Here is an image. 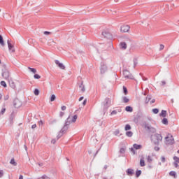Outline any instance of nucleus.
I'll return each instance as SVG.
<instances>
[{
    "label": "nucleus",
    "instance_id": "c85d7f7f",
    "mask_svg": "<svg viewBox=\"0 0 179 179\" xmlns=\"http://www.w3.org/2000/svg\"><path fill=\"white\" fill-rule=\"evenodd\" d=\"M162 124H164V125H167V124H169V120H167L166 118H164L162 120Z\"/></svg>",
    "mask_w": 179,
    "mask_h": 179
},
{
    "label": "nucleus",
    "instance_id": "0eeeda50",
    "mask_svg": "<svg viewBox=\"0 0 179 179\" xmlns=\"http://www.w3.org/2000/svg\"><path fill=\"white\" fill-rule=\"evenodd\" d=\"M173 165L175 166L176 169H177V167H178V164H179V157L177 156H174L173 157Z\"/></svg>",
    "mask_w": 179,
    "mask_h": 179
},
{
    "label": "nucleus",
    "instance_id": "49530a36",
    "mask_svg": "<svg viewBox=\"0 0 179 179\" xmlns=\"http://www.w3.org/2000/svg\"><path fill=\"white\" fill-rule=\"evenodd\" d=\"M87 103V99H85L83 103V106H85Z\"/></svg>",
    "mask_w": 179,
    "mask_h": 179
},
{
    "label": "nucleus",
    "instance_id": "2eb2a0df",
    "mask_svg": "<svg viewBox=\"0 0 179 179\" xmlns=\"http://www.w3.org/2000/svg\"><path fill=\"white\" fill-rule=\"evenodd\" d=\"M120 48H122V50H127V43L125 42L121 43Z\"/></svg>",
    "mask_w": 179,
    "mask_h": 179
},
{
    "label": "nucleus",
    "instance_id": "37998d69",
    "mask_svg": "<svg viewBox=\"0 0 179 179\" xmlns=\"http://www.w3.org/2000/svg\"><path fill=\"white\" fill-rule=\"evenodd\" d=\"M117 110H113L111 112V115H115V114H117Z\"/></svg>",
    "mask_w": 179,
    "mask_h": 179
},
{
    "label": "nucleus",
    "instance_id": "473e14b6",
    "mask_svg": "<svg viewBox=\"0 0 179 179\" xmlns=\"http://www.w3.org/2000/svg\"><path fill=\"white\" fill-rule=\"evenodd\" d=\"M124 129H125V131H129L131 129V125L126 124Z\"/></svg>",
    "mask_w": 179,
    "mask_h": 179
},
{
    "label": "nucleus",
    "instance_id": "4468645a",
    "mask_svg": "<svg viewBox=\"0 0 179 179\" xmlns=\"http://www.w3.org/2000/svg\"><path fill=\"white\" fill-rule=\"evenodd\" d=\"M127 176H134V169H129L127 171Z\"/></svg>",
    "mask_w": 179,
    "mask_h": 179
},
{
    "label": "nucleus",
    "instance_id": "f03ea898",
    "mask_svg": "<svg viewBox=\"0 0 179 179\" xmlns=\"http://www.w3.org/2000/svg\"><path fill=\"white\" fill-rule=\"evenodd\" d=\"M166 143L168 145H171L172 143H174V138L173 137V135L171 134H168L165 137Z\"/></svg>",
    "mask_w": 179,
    "mask_h": 179
},
{
    "label": "nucleus",
    "instance_id": "58836bf2",
    "mask_svg": "<svg viewBox=\"0 0 179 179\" xmlns=\"http://www.w3.org/2000/svg\"><path fill=\"white\" fill-rule=\"evenodd\" d=\"M43 34H45V36H48V35L51 34V32L45 31L43 32Z\"/></svg>",
    "mask_w": 179,
    "mask_h": 179
},
{
    "label": "nucleus",
    "instance_id": "412c9836",
    "mask_svg": "<svg viewBox=\"0 0 179 179\" xmlns=\"http://www.w3.org/2000/svg\"><path fill=\"white\" fill-rule=\"evenodd\" d=\"M166 115H167V111L162 110V113H160V116L164 118Z\"/></svg>",
    "mask_w": 179,
    "mask_h": 179
},
{
    "label": "nucleus",
    "instance_id": "5fc2aeb1",
    "mask_svg": "<svg viewBox=\"0 0 179 179\" xmlns=\"http://www.w3.org/2000/svg\"><path fill=\"white\" fill-rule=\"evenodd\" d=\"M1 99H2V94L0 93V100H1Z\"/></svg>",
    "mask_w": 179,
    "mask_h": 179
},
{
    "label": "nucleus",
    "instance_id": "a18cd8bd",
    "mask_svg": "<svg viewBox=\"0 0 179 179\" xmlns=\"http://www.w3.org/2000/svg\"><path fill=\"white\" fill-rule=\"evenodd\" d=\"M32 129H34L35 128H37V124H34L31 126Z\"/></svg>",
    "mask_w": 179,
    "mask_h": 179
},
{
    "label": "nucleus",
    "instance_id": "39448f33",
    "mask_svg": "<svg viewBox=\"0 0 179 179\" xmlns=\"http://www.w3.org/2000/svg\"><path fill=\"white\" fill-rule=\"evenodd\" d=\"M102 36H103V37H105V38H111V37H112L111 33H110V31H108L107 30L103 31L102 32Z\"/></svg>",
    "mask_w": 179,
    "mask_h": 179
},
{
    "label": "nucleus",
    "instance_id": "7ed1b4c3",
    "mask_svg": "<svg viewBox=\"0 0 179 179\" xmlns=\"http://www.w3.org/2000/svg\"><path fill=\"white\" fill-rule=\"evenodd\" d=\"M129 30H131V27L128 24H124L120 27L121 33H129Z\"/></svg>",
    "mask_w": 179,
    "mask_h": 179
},
{
    "label": "nucleus",
    "instance_id": "423d86ee",
    "mask_svg": "<svg viewBox=\"0 0 179 179\" xmlns=\"http://www.w3.org/2000/svg\"><path fill=\"white\" fill-rule=\"evenodd\" d=\"M145 129H148L150 132H152V134H155L156 132V129L155 127H152V126H150L149 124H146L145 126Z\"/></svg>",
    "mask_w": 179,
    "mask_h": 179
},
{
    "label": "nucleus",
    "instance_id": "f3484780",
    "mask_svg": "<svg viewBox=\"0 0 179 179\" xmlns=\"http://www.w3.org/2000/svg\"><path fill=\"white\" fill-rule=\"evenodd\" d=\"M9 85L10 87H13V89H15V87H16V85H15V82H13V80H12L9 81Z\"/></svg>",
    "mask_w": 179,
    "mask_h": 179
},
{
    "label": "nucleus",
    "instance_id": "a211bd4d",
    "mask_svg": "<svg viewBox=\"0 0 179 179\" xmlns=\"http://www.w3.org/2000/svg\"><path fill=\"white\" fill-rule=\"evenodd\" d=\"M133 148L136 150H138L139 149H142V145H138V144H134Z\"/></svg>",
    "mask_w": 179,
    "mask_h": 179
},
{
    "label": "nucleus",
    "instance_id": "603ef678",
    "mask_svg": "<svg viewBox=\"0 0 179 179\" xmlns=\"http://www.w3.org/2000/svg\"><path fill=\"white\" fill-rule=\"evenodd\" d=\"M19 179H23V176L20 175Z\"/></svg>",
    "mask_w": 179,
    "mask_h": 179
},
{
    "label": "nucleus",
    "instance_id": "aec40b11",
    "mask_svg": "<svg viewBox=\"0 0 179 179\" xmlns=\"http://www.w3.org/2000/svg\"><path fill=\"white\" fill-rule=\"evenodd\" d=\"M80 92H82V93L85 92V85H83V83H81V85H80Z\"/></svg>",
    "mask_w": 179,
    "mask_h": 179
},
{
    "label": "nucleus",
    "instance_id": "9b49d317",
    "mask_svg": "<svg viewBox=\"0 0 179 179\" xmlns=\"http://www.w3.org/2000/svg\"><path fill=\"white\" fill-rule=\"evenodd\" d=\"M2 76H3V78H4L5 79H9V72H8V71H4V72H3Z\"/></svg>",
    "mask_w": 179,
    "mask_h": 179
},
{
    "label": "nucleus",
    "instance_id": "13d9d810",
    "mask_svg": "<svg viewBox=\"0 0 179 179\" xmlns=\"http://www.w3.org/2000/svg\"><path fill=\"white\" fill-rule=\"evenodd\" d=\"M178 153L179 154V150H178Z\"/></svg>",
    "mask_w": 179,
    "mask_h": 179
},
{
    "label": "nucleus",
    "instance_id": "1a4fd4ad",
    "mask_svg": "<svg viewBox=\"0 0 179 179\" xmlns=\"http://www.w3.org/2000/svg\"><path fill=\"white\" fill-rule=\"evenodd\" d=\"M14 106H15V107L16 108H19L20 106H22V103L20 102L19 100L15 99V100L14 101Z\"/></svg>",
    "mask_w": 179,
    "mask_h": 179
},
{
    "label": "nucleus",
    "instance_id": "f704fd0d",
    "mask_svg": "<svg viewBox=\"0 0 179 179\" xmlns=\"http://www.w3.org/2000/svg\"><path fill=\"white\" fill-rule=\"evenodd\" d=\"M123 90H124V94H128V90H127V87L124 86Z\"/></svg>",
    "mask_w": 179,
    "mask_h": 179
},
{
    "label": "nucleus",
    "instance_id": "6e6552de",
    "mask_svg": "<svg viewBox=\"0 0 179 179\" xmlns=\"http://www.w3.org/2000/svg\"><path fill=\"white\" fill-rule=\"evenodd\" d=\"M55 62L56 65L58 66L59 68H60V69H65V66L62 63L59 62V61L55 60Z\"/></svg>",
    "mask_w": 179,
    "mask_h": 179
},
{
    "label": "nucleus",
    "instance_id": "bf43d9fd",
    "mask_svg": "<svg viewBox=\"0 0 179 179\" xmlns=\"http://www.w3.org/2000/svg\"><path fill=\"white\" fill-rule=\"evenodd\" d=\"M0 64H1V60H0Z\"/></svg>",
    "mask_w": 179,
    "mask_h": 179
},
{
    "label": "nucleus",
    "instance_id": "393cba45",
    "mask_svg": "<svg viewBox=\"0 0 179 179\" xmlns=\"http://www.w3.org/2000/svg\"><path fill=\"white\" fill-rule=\"evenodd\" d=\"M126 135L129 137L131 138L132 136V135H134V133H132V131H127L126 132Z\"/></svg>",
    "mask_w": 179,
    "mask_h": 179
},
{
    "label": "nucleus",
    "instance_id": "bb28decb",
    "mask_svg": "<svg viewBox=\"0 0 179 179\" xmlns=\"http://www.w3.org/2000/svg\"><path fill=\"white\" fill-rule=\"evenodd\" d=\"M28 69H29V71H31V72H32L33 73H36L37 72V70H36V69L34 68L29 67Z\"/></svg>",
    "mask_w": 179,
    "mask_h": 179
},
{
    "label": "nucleus",
    "instance_id": "ea45409f",
    "mask_svg": "<svg viewBox=\"0 0 179 179\" xmlns=\"http://www.w3.org/2000/svg\"><path fill=\"white\" fill-rule=\"evenodd\" d=\"M6 108H3L1 109V114H5V112H6Z\"/></svg>",
    "mask_w": 179,
    "mask_h": 179
},
{
    "label": "nucleus",
    "instance_id": "864d4df0",
    "mask_svg": "<svg viewBox=\"0 0 179 179\" xmlns=\"http://www.w3.org/2000/svg\"><path fill=\"white\" fill-rule=\"evenodd\" d=\"M60 115H61V117L64 116V112H61Z\"/></svg>",
    "mask_w": 179,
    "mask_h": 179
},
{
    "label": "nucleus",
    "instance_id": "c9c22d12",
    "mask_svg": "<svg viewBox=\"0 0 179 179\" xmlns=\"http://www.w3.org/2000/svg\"><path fill=\"white\" fill-rule=\"evenodd\" d=\"M152 112L154 113V114H157L159 113V109L157 108L152 109Z\"/></svg>",
    "mask_w": 179,
    "mask_h": 179
},
{
    "label": "nucleus",
    "instance_id": "4c0bfd02",
    "mask_svg": "<svg viewBox=\"0 0 179 179\" xmlns=\"http://www.w3.org/2000/svg\"><path fill=\"white\" fill-rule=\"evenodd\" d=\"M161 162H162V163H165L166 162V157H161Z\"/></svg>",
    "mask_w": 179,
    "mask_h": 179
},
{
    "label": "nucleus",
    "instance_id": "72a5a7b5",
    "mask_svg": "<svg viewBox=\"0 0 179 179\" xmlns=\"http://www.w3.org/2000/svg\"><path fill=\"white\" fill-rule=\"evenodd\" d=\"M34 79H41V76L38 74H35L34 76Z\"/></svg>",
    "mask_w": 179,
    "mask_h": 179
},
{
    "label": "nucleus",
    "instance_id": "7c9ffc66",
    "mask_svg": "<svg viewBox=\"0 0 179 179\" xmlns=\"http://www.w3.org/2000/svg\"><path fill=\"white\" fill-rule=\"evenodd\" d=\"M0 85L3 86V87H7L6 83L5 81H1Z\"/></svg>",
    "mask_w": 179,
    "mask_h": 179
},
{
    "label": "nucleus",
    "instance_id": "5701e85b",
    "mask_svg": "<svg viewBox=\"0 0 179 179\" xmlns=\"http://www.w3.org/2000/svg\"><path fill=\"white\" fill-rule=\"evenodd\" d=\"M0 44L3 47L5 45V43H3V38H2V36L0 35Z\"/></svg>",
    "mask_w": 179,
    "mask_h": 179
},
{
    "label": "nucleus",
    "instance_id": "6ab92c4d",
    "mask_svg": "<svg viewBox=\"0 0 179 179\" xmlns=\"http://www.w3.org/2000/svg\"><path fill=\"white\" fill-rule=\"evenodd\" d=\"M169 176H171V177H173L174 178H176V177H177V173H176V171H171L169 173Z\"/></svg>",
    "mask_w": 179,
    "mask_h": 179
},
{
    "label": "nucleus",
    "instance_id": "c756f323",
    "mask_svg": "<svg viewBox=\"0 0 179 179\" xmlns=\"http://www.w3.org/2000/svg\"><path fill=\"white\" fill-rule=\"evenodd\" d=\"M142 174V171H141V170H139V171H137L136 172V177H139Z\"/></svg>",
    "mask_w": 179,
    "mask_h": 179
},
{
    "label": "nucleus",
    "instance_id": "a878e982",
    "mask_svg": "<svg viewBox=\"0 0 179 179\" xmlns=\"http://www.w3.org/2000/svg\"><path fill=\"white\" fill-rule=\"evenodd\" d=\"M10 164H13V166H17V163L15 162V159H12L10 162Z\"/></svg>",
    "mask_w": 179,
    "mask_h": 179
},
{
    "label": "nucleus",
    "instance_id": "09e8293b",
    "mask_svg": "<svg viewBox=\"0 0 179 179\" xmlns=\"http://www.w3.org/2000/svg\"><path fill=\"white\" fill-rule=\"evenodd\" d=\"M84 97L83 96H80L79 99V101H82V100H83Z\"/></svg>",
    "mask_w": 179,
    "mask_h": 179
},
{
    "label": "nucleus",
    "instance_id": "ddd939ff",
    "mask_svg": "<svg viewBox=\"0 0 179 179\" xmlns=\"http://www.w3.org/2000/svg\"><path fill=\"white\" fill-rule=\"evenodd\" d=\"M106 72H107V66H103L101 69V73L103 75V74L106 73Z\"/></svg>",
    "mask_w": 179,
    "mask_h": 179
},
{
    "label": "nucleus",
    "instance_id": "8fccbe9b",
    "mask_svg": "<svg viewBox=\"0 0 179 179\" xmlns=\"http://www.w3.org/2000/svg\"><path fill=\"white\" fill-rule=\"evenodd\" d=\"M131 152H132L133 155H135V150H134V148H131Z\"/></svg>",
    "mask_w": 179,
    "mask_h": 179
},
{
    "label": "nucleus",
    "instance_id": "f257e3e1",
    "mask_svg": "<svg viewBox=\"0 0 179 179\" xmlns=\"http://www.w3.org/2000/svg\"><path fill=\"white\" fill-rule=\"evenodd\" d=\"M151 139L155 145H159V142H162L163 137L160 134H155L151 136Z\"/></svg>",
    "mask_w": 179,
    "mask_h": 179
},
{
    "label": "nucleus",
    "instance_id": "b1692460",
    "mask_svg": "<svg viewBox=\"0 0 179 179\" xmlns=\"http://www.w3.org/2000/svg\"><path fill=\"white\" fill-rule=\"evenodd\" d=\"M78 120V115H75L73 118L71 119V122H76V120Z\"/></svg>",
    "mask_w": 179,
    "mask_h": 179
},
{
    "label": "nucleus",
    "instance_id": "f8f14e48",
    "mask_svg": "<svg viewBox=\"0 0 179 179\" xmlns=\"http://www.w3.org/2000/svg\"><path fill=\"white\" fill-rule=\"evenodd\" d=\"M8 50L10 51H12V52H15V48H13V45L9 43V41H8Z\"/></svg>",
    "mask_w": 179,
    "mask_h": 179
},
{
    "label": "nucleus",
    "instance_id": "2f4dec72",
    "mask_svg": "<svg viewBox=\"0 0 179 179\" xmlns=\"http://www.w3.org/2000/svg\"><path fill=\"white\" fill-rule=\"evenodd\" d=\"M55 99H57V97L55 96V94H52L51 97H50V101H55Z\"/></svg>",
    "mask_w": 179,
    "mask_h": 179
},
{
    "label": "nucleus",
    "instance_id": "cd10ccee",
    "mask_svg": "<svg viewBox=\"0 0 179 179\" xmlns=\"http://www.w3.org/2000/svg\"><path fill=\"white\" fill-rule=\"evenodd\" d=\"M34 93L35 96H38V94H40V90H38V89H35Z\"/></svg>",
    "mask_w": 179,
    "mask_h": 179
},
{
    "label": "nucleus",
    "instance_id": "dca6fc26",
    "mask_svg": "<svg viewBox=\"0 0 179 179\" xmlns=\"http://www.w3.org/2000/svg\"><path fill=\"white\" fill-rule=\"evenodd\" d=\"M125 110L127 111L128 113H132L134 111V108L131 106H127L125 108Z\"/></svg>",
    "mask_w": 179,
    "mask_h": 179
},
{
    "label": "nucleus",
    "instance_id": "a19ab883",
    "mask_svg": "<svg viewBox=\"0 0 179 179\" xmlns=\"http://www.w3.org/2000/svg\"><path fill=\"white\" fill-rule=\"evenodd\" d=\"M3 177V171L0 170V178Z\"/></svg>",
    "mask_w": 179,
    "mask_h": 179
},
{
    "label": "nucleus",
    "instance_id": "3c124183",
    "mask_svg": "<svg viewBox=\"0 0 179 179\" xmlns=\"http://www.w3.org/2000/svg\"><path fill=\"white\" fill-rule=\"evenodd\" d=\"M41 178H42V179H45V178H47V176H43L41 177Z\"/></svg>",
    "mask_w": 179,
    "mask_h": 179
},
{
    "label": "nucleus",
    "instance_id": "c03bdc74",
    "mask_svg": "<svg viewBox=\"0 0 179 179\" xmlns=\"http://www.w3.org/2000/svg\"><path fill=\"white\" fill-rule=\"evenodd\" d=\"M62 111H65V110H66V106H62Z\"/></svg>",
    "mask_w": 179,
    "mask_h": 179
},
{
    "label": "nucleus",
    "instance_id": "4be33fe9",
    "mask_svg": "<svg viewBox=\"0 0 179 179\" xmlns=\"http://www.w3.org/2000/svg\"><path fill=\"white\" fill-rule=\"evenodd\" d=\"M122 101H123V103H129V99H128V97H127V96H123L122 97Z\"/></svg>",
    "mask_w": 179,
    "mask_h": 179
},
{
    "label": "nucleus",
    "instance_id": "9d476101",
    "mask_svg": "<svg viewBox=\"0 0 179 179\" xmlns=\"http://www.w3.org/2000/svg\"><path fill=\"white\" fill-rule=\"evenodd\" d=\"M140 166L141 167H145V157H143V155L141 156L140 159Z\"/></svg>",
    "mask_w": 179,
    "mask_h": 179
},
{
    "label": "nucleus",
    "instance_id": "e433bc0d",
    "mask_svg": "<svg viewBox=\"0 0 179 179\" xmlns=\"http://www.w3.org/2000/svg\"><path fill=\"white\" fill-rule=\"evenodd\" d=\"M147 160H148V163H150V162H152V157H150V156H148V157H147Z\"/></svg>",
    "mask_w": 179,
    "mask_h": 179
},
{
    "label": "nucleus",
    "instance_id": "79ce46f5",
    "mask_svg": "<svg viewBox=\"0 0 179 179\" xmlns=\"http://www.w3.org/2000/svg\"><path fill=\"white\" fill-rule=\"evenodd\" d=\"M38 125H44V122H43V120H40L38 122Z\"/></svg>",
    "mask_w": 179,
    "mask_h": 179
},
{
    "label": "nucleus",
    "instance_id": "4d7b16f0",
    "mask_svg": "<svg viewBox=\"0 0 179 179\" xmlns=\"http://www.w3.org/2000/svg\"><path fill=\"white\" fill-rule=\"evenodd\" d=\"M155 99L152 100V103H155Z\"/></svg>",
    "mask_w": 179,
    "mask_h": 179
},
{
    "label": "nucleus",
    "instance_id": "de8ad7c7",
    "mask_svg": "<svg viewBox=\"0 0 179 179\" xmlns=\"http://www.w3.org/2000/svg\"><path fill=\"white\" fill-rule=\"evenodd\" d=\"M164 49V45H160V50Z\"/></svg>",
    "mask_w": 179,
    "mask_h": 179
},
{
    "label": "nucleus",
    "instance_id": "6e6d98bb",
    "mask_svg": "<svg viewBox=\"0 0 179 179\" xmlns=\"http://www.w3.org/2000/svg\"><path fill=\"white\" fill-rule=\"evenodd\" d=\"M38 166H43V163L38 164Z\"/></svg>",
    "mask_w": 179,
    "mask_h": 179
},
{
    "label": "nucleus",
    "instance_id": "20e7f679",
    "mask_svg": "<svg viewBox=\"0 0 179 179\" xmlns=\"http://www.w3.org/2000/svg\"><path fill=\"white\" fill-rule=\"evenodd\" d=\"M123 76L125 79H134V76L131 74L127 70L123 71Z\"/></svg>",
    "mask_w": 179,
    "mask_h": 179
}]
</instances>
